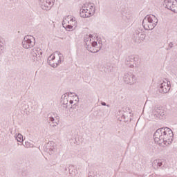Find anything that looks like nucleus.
<instances>
[{"label": "nucleus", "instance_id": "obj_1", "mask_svg": "<svg viewBox=\"0 0 177 177\" xmlns=\"http://www.w3.org/2000/svg\"><path fill=\"white\" fill-rule=\"evenodd\" d=\"M153 140L158 145L169 146L174 140V132L168 127H162L156 131Z\"/></svg>", "mask_w": 177, "mask_h": 177}, {"label": "nucleus", "instance_id": "obj_2", "mask_svg": "<svg viewBox=\"0 0 177 177\" xmlns=\"http://www.w3.org/2000/svg\"><path fill=\"white\" fill-rule=\"evenodd\" d=\"M86 48L92 53H96L102 49V41L93 38L92 35H87L84 37Z\"/></svg>", "mask_w": 177, "mask_h": 177}, {"label": "nucleus", "instance_id": "obj_3", "mask_svg": "<svg viewBox=\"0 0 177 177\" xmlns=\"http://www.w3.org/2000/svg\"><path fill=\"white\" fill-rule=\"evenodd\" d=\"M96 12V6L93 3H88L84 4V6L80 9V17L84 19L86 17H91L95 15Z\"/></svg>", "mask_w": 177, "mask_h": 177}, {"label": "nucleus", "instance_id": "obj_4", "mask_svg": "<svg viewBox=\"0 0 177 177\" xmlns=\"http://www.w3.org/2000/svg\"><path fill=\"white\" fill-rule=\"evenodd\" d=\"M158 23V19H157V17L153 15H147L142 20V26L145 30H147V31L153 30L156 26H157Z\"/></svg>", "mask_w": 177, "mask_h": 177}, {"label": "nucleus", "instance_id": "obj_5", "mask_svg": "<svg viewBox=\"0 0 177 177\" xmlns=\"http://www.w3.org/2000/svg\"><path fill=\"white\" fill-rule=\"evenodd\" d=\"M63 59V54L60 52L57 51L54 54H52L48 58V63L54 68L57 67V66L62 64V59Z\"/></svg>", "mask_w": 177, "mask_h": 177}, {"label": "nucleus", "instance_id": "obj_6", "mask_svg": "<svg viewBox=\"0 0 177 177\" xmlns=\"http://www.w3.org/2000/svg\"><path fill=\"white\" fill-rule=\"evenodd\" d=\"M77 24L75 17L71 16L65 17L62 21L63 27L67 30H75L77 28Z\"/></svg>", "mask_w": 177, "mask_h": 177}, {"label": "nucleus", "instance_id": "obj_7", "mask_svg": "<svg viewBox=\"0 0 177 177\" xmlns=\"http://www.w3.org/2000/svg\"><path fill=\"white\" fill-rule=\"evenodd\" d=\"M35 45V39L31 35L25 36L22 41V46L24 49H31Z\"/></svg>", "mask_w": 177, "mask_h": 177}, {"label": "nucleus", "instance_id": "obj_8", "mask_svg": "<svg viewBox=\"0 0 177 177\" xmlns=\"http://www.w3.org/2000/svg\"><path fill=\"white\" fill-rule=\"evenodd\" d=\"M123 80L126 84H129V85H133V84H136V82H138L136 76L131 73H127L124 74L123 77Z\"/></svg>", "mask_w": 177, "mask_h": 177}, {"label": "nucleus", "instance_id": "obj_9", "mask_svg": "<svg viewBox=\"0 0 177 177\" xmlns=\"http://www.w3.org/2000/svg\"><path fill=\"white\" fill-rule=\"evenodd\" d=\"M146 39V34L142 32V30H136L133 36V41L136 42L137 44H140V42H143Z\"/></svg>", "mask_w": 177, "mask_h": 177}, {"label": "nucleus", "instance_id": "obj_10", "mask_svg": "<svg viewBox=\"0 0 177 177\" xmlns=\"http://www.w3.org/2000/svg\"><path fill=\"white\" fill-rule=\"evenodd\" d=\"M42 50L41 48L34 49L31 52L32 60L34 63H38L41 62L42 57Z\"/></svg>", "mask_w": 177, "mask_h": 177}, {"label": "nucleus", "instance_id": "obj_11", "mask_svg": "<svg viewBox=\"0 0 177 177\" xmlns=\"http://www.w3.org/2000/svg\"><path fill=\"white\" fill-rule=\"evenodd\" d=\"M39 5L44 10H49L55 5V0H39Z\"/></svg>", "mask_w": 177, "mask_h": 177}, {"label": "nucleus", "instance_id": "obj_12", "mask_svg": "<svg viewBox=\"0 0 177 177\" xmlns=\"http://www.w3.org/2000/svg\"><path fill=\"white\" fill-rule=\"evenodd\" d=\"M169 89H171V82L168 80L163 81L159 85V92L160 93H168V92H169Z\"/></svg>", "mask_w": 177, "mask_h": 177}, {"label": "nucleus", "instance_id": "obj_13", "mask_svg": "<svg viewBox=\"0 0 177 177\" xmlns=\"http://www.w3.org/2000/svg\"><path fill=\"white\" fill-rule=\"evenodd\" d=\"M73 104L74 103V101L71 100V97L68 95V93H66L62 95L61 97V103L62 104H64L65 107H67V104Z\"/></svg>", "mask_w": 177, "mask_h": 177}, {"label": "nucleus", "instance_id": "obj_14", "mask_svg": "<svg viewBox=\"0 0 177 177\" xmlns=\"http://www.w3.org/2000/svg\"><path fill=\"white\" fill-rule=\"evenodd\" d=\"M152 114L156 118H162V117L165 115V111H164V109L158 108V106H155L153 109Z\"/></svg>", "mask_w": 177, "mask_h": 177}, {"label": "nucleus", "instance_id": "obj_15", "mask_svg": "<svg viewBox=\"0 0 177 177\" xmlns=\"http://www.w3.org/2000/svg\"><path fill=\"white\" fill-rule=\"evenodd\" d=\"M46 151L48 154H53L56 151V144L53 142H48L46 146Z\"/></svg>", "mask_w": 177, "mask_h": 177}, {"label": "nucleus", "instance_id": "obj_16", "mask_svg": "<svg viewBox=\"0 0 177 177\" xmlns=\"http://www.w3.org/2000/svg\"><path fill=\"white\" fill-rule=\"evenodd\" d=\"M127 64L130 67V68H134V67H138L139 64L138 57L130 58L129 61H127Z\"/></svg>", "mask_w": 177, "mask_h": 177}, {"label": "nucleus", "instance_id": "obj_17", "mask_svg": "<svg viewBox=\"0 0 177 177\" xmlns=\"http://www.w3.org/2000/svg\"><path fill=\"white\" fill-rule=\"evenodd\" d=\"M152 166L155 169H158L160 167H165V161L161 160H155L152 162Z\"/></svg>", "mask_w": 177, "mask_h": 177}, {"label": "nucleus", "instance_id": "obj_18", "mask_svg": "<svg viewBox=\"0 0 177 177\" xmlns=\"http://www.w3.org/2000/svg\"><path fill=\"white\" fill-rule=\"evenodd\" d=\"M175 3V0H165L163 3V6L169 10H172L174 9V4Z\"/></svg>", "mask_w": 177, "mask_h": 177}, {"label": "nucleus", "instance_id": "obj_19", "mask_svg": "<svg viewBox=\"0 0 177 177\" xmlns=\"http://www.w3.org/2000/svg\"><path fill=\"white\" fill-rule=\"evenodd\" d=\"M69 174L72 177H77L78 176V171L74 168V166H71L69 167Z\"/></svg>", "mask_w": 177, "mask_h": 177}, {"label": "nucleus", "instance_id": "obj_20", "mask_svg": "<svg viewBox=\"0 0 177 177\" xmlns=\"http://www.w3.org/2000/svg\"><path fill=\"white\" fill-rule=\"evenodd\" d=\"M123 20L126 21V23H131L132 20H133V17L130 14H126L123 15Z\"/></svg>", "mask_w": 177, "mask_h": 177}, {"label": "nucleus", "instance_id": "obj_21", "mask_svg": "<svg viewBox=\"0 0 177 177\" xmlns=\"http://www.w3.org/2000/svg\"><path fill=\"white\" fill-rule=\"evenodd\" d=\"M48 122H52L53 124H50L53 127H56L59 124V120L57 119L55 120L53 117H49L48 118Z\"/></svg>", "mask_w": 177, "mask_h": 177}, {"label": "nucleus", "instance_id": "obj_22", "mask_svg": "<svg viewBox=\"0 0 177 177\" xmlns=\"http://www.w3.org/2000/svg\"><path fill=\"white\" fill-rule=\"evenodd\" d=\"M15 138L17 139V142H19L20 143H22V142H24V140L23 139V135H21V133H16Z\"/></svg>", "mask_w": 177, "mask_h": 177}, {"label": "nucleus", "instance_id": "obj_23", "mask_svg": "<svg viewBox=\"0 0 177 177\" xmlns=\"http://www.w3.org/2000/svg\"><path fill=\"white\" fill-rule=\"evenodd\" d=\"M171 10L172 12L177 13V0L174 1V4L173 6V9Z\"/></svg>", "mask_w": 177, "mask_h": 177}, {"label": "nucleus", "instance_id": "obj_24", "mask_svg": "<svg viewBox=\"0 0 177 177\" xmlns=\"http://www.w3.org/2000/svg\"><path fill=\"white\" fill-rule=\"evenodd\" d=\"M88 177H95V174L93 171H89Z\"/></svg>", "mask_w": 177, "mask_h": 177}, {"label": "nucleus", "instance_id": "obj_25", "mask_svg": "<svg viewBox=\"0 0 177 177\" xmlns=\"http://www.w3.org/2000/svg\"><path fill=\"white\" fill-rule=\"evenodd\" d=\"M3 46H2V44H0V54L3 52Z\"/></svg>", "mask_w": 177, "mask_h": 177}, {"label": "nucleus", "instance_id": "obj_26", "mask_svg": "<svg viewBox=\"0 0 177 177\" xmlns=\"http://www.w3.org/2000/svg\"><path fill=\"white\" fill-rule=\"evenodd\" d=\"M101 104H102V106H106V102H102L101 103Z\"/></svg>", "mask_w": 177, "mask_h": 177}, {"label": "nucleus", "instance_id": "obj_27", "mask_svg": "<svg viewBox=\"0 0 177 177\" xmlns=\"http://www.w3.org/2000/svg\"><path fill=\"white\" fill-rule=\"evenodd\" d=\"M123 120H125V115H122V118Z\"/></svg>", "mask_w": 177, "mask_h": 177}, {"label": "nucleus", "instance_id": "obj_28", "mask_svg": "<svg viewBox=\"0 0 177 177\" xmlns=\"http://www.w3.org/2000/svg\"><path fill=\"white\" fill-rule=\"evenodd\" d=\"M155 176H156V177H160V176H158V175H155Z\"/></svg>", "mask_w": 177, "mask_h": 177}, {"label": "nucleus", "instance_id": "obj_29", "mask_svg": "<svg viewBox=\"0 0 177 177\" xmlns=\"http://www.w3.org/2000/svg\"><path fill=\"white\" fill-rule=\"evenodd\" d=\"M107 106V107H110V105H106Z\"/></svg>", "mask_w": 177, "mask_h": 177}]
</instances>
